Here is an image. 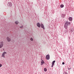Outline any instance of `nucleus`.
I'll return each instance as SVG.
<instances>
[{"mask_svg":"<svg viewBox=\"0 0 74 74\" xmlns=\"http://www.w3.org/2000/svg\"><path fill=\"white\" fill-rule=\"evenodd\" d=\"M70 25V22L68 21L66 22L65 23L64 26L65 29H67L68 28V26Z\"/></svg>","mask_w":74,"mask_h":74,"instance_id":"obj_1","label":"nucleus"},{"mask_svg":"<svg viewBox=\"0 0 74 74\" xmlns=\"http://www.w3.org/2000/svg\"><path fill=\"white\" fill-rule=\"evenodd\" d=\"M3 45H4V42H1L0 45V48H2L3 47Z\"/></svg>","mask_w":74,"mask_h":74,"instance_id":"obj_2","label":"nucleus"},{"mask_svg":"<svg viewBox=\"0 0 74 74\" xmlns=\"http://www.w3.org/2000/svg\"><path fill=\"white\" fill-rule=\"evenodd\" d=\"M5 54H7V53L6 52H4L2 54L1 56V57L2 58H5Z\"/></svg>","mask_w":74,"mask_h":74,"instance_id":"obj_3","label":"nucleus"},{"mask_svg":"<svg viewBox=\"0 0 74 74\" xmlns=\"http://www.w3.org/2000/svg\"><path fill=\"white\" fill-rule=\"evenodd\" d=\"M46 58L47 60L49 59V55L48 54L46 56Z\"/></svg>","mask_w":74,"mask_h":74,"instance_id":"obj_4","label":"nucleus"},{"mask_svg":"<svg viewBox=\"0 0 74 74\" xmlns=\"http://www.w3.org/2000/svg\"><path fill=\"white\" fill-rule=\"evenodd\" d=\"M7 40L8 42H10V41H11V38H10V37H8L7 38Z\"/></svg>","mask_w":74,"mask_h":74,"instance_id":"obj_5","label":"nucleus"},{"mask_svg":"<svg viewBox=\"0 0 74 74\" xmlns=\"http://www.w3.org/2000/svg\"><path fill=\"white\" fill-rule=\"evenodd\" d=\"M55 60H54L52 62V67H53V66L54 65V64H55Z\"/></svg>","mask_w":74,"mask_h":74,"instance_id":"obj_6","label":"nucleus"},{"mask_svg":"<svg viewBox=\"0 0 74 74\" xmlns=\"http://www.w3.org/2000/svg\"><path fill=\"white\" fill-rule=\"evenodd\" d=\"M41 27L44 30H45V28H44V25L42 24H41Z\"/></svg>","mask_w":74,"mask_h":74,"instance_id":"obj_7","label":"nucleus"},{"mask_svg":"<svg viewBox=\"0 0 74 74\" xmlns=\"http://www.w3.org/2000/svg\"><path fill=\"white\" fill-rule=\"evenodd\" d=\"M37 26L38 27H40V24L39 23H38L37 24Z\"/></svg>","mask_w":74,"mask_h":74,"instance_id":"obj_8","label":"nucleus"},{"mask_svg":"<svg viewBox=\"0 0 74 74\" xmlns=\"http://www.w3.org/2000/svg\"><path fill=\"white\" fill-rule=\"evenodd\" d=\"M69 19L70 21H72V19H73V18L71 17H70L69 18Z\"/></svg>","mask_w":74,"mask_h":74,"instance_id":"obj_9","label":"nucleus"},{"mask_svg":"<svg viewBox=\"0 0 74 74\" xmlns=\"http://www.w3.org/2000/svg\"><path fill=\"white\" fill-rule=\"evenodd\" d=\"M42 61L41 62V65H42V64H44V61L42 60Z\"/></svg>","mask_w":74,"mask_h":74,"instance_id":"obj_10","label":"nucleus"},{"mask_svg":"<svg viewBox=\"0 0 74 74\" xmlns=\"http://www.w3.org/2000/svg\"><path fill=\"white\" fill-rule=\"evenodd\" d=\"M9 6L10 7H11L12 6V3L11 2L9 3Z\"/></svg>","mask_w":74,"mask_h":74,"instance_id":"obj_11","label":"nucleus"},{"mask_svg":"<svg viewBox=\"0 0 74 74\" xmlns=\"http://www.w3.org/2000/svg\"><path fill=\"white\" fill-rule=\"evenodd\" d=\"M61 8H63L64 7V5L63 4H62L60 5Z\"/></svg>","mask_w":74,"mask_h":74,"instance_id":"obj_12","label":"nucleus"},{"mask_svg":"<svg viewBox=\"0 0 74 74\" xmlns=\"http://www.w3.org/2000/svg\"><path fill=\"white\" fill-rule=\"evenodd\" d=\"M44 70L45 71H47V68H45L44 69Z\"/></svg>","mask_w":74,"mask_h":74,"instance_id":"obj_13","label":"nucleus"},{"mask_svg":"<svg viewBox=\"0 0 74 74\" xmlns=\"http://www.w3.org/2000/svg\"><path fill=\"white\" fill-rule=\"evenodd\" d=\"M18 23H19L18 22V21H16L15 22V23L16 24V25H18Z\"/></svg>","mask_w":74,"mask_h":74,"instance_id":"obj_14","label":"nucleus"},{"mask_svg":"<svg viewBox=\"0 0 74 74\" xmlns=\"http://www.w3.org/2000/svg\"><path fill=\"white\" fill-rule=\"evenodd\" d=\"M30 40H31V41H33V38H31L30 39Z\"/></svg>","mask_w":74,"mask_h":74,"instance_id":"obj_15","label":"nucleus"},{"mask_svg":"<svg viewBox=\"0 0 74 74\" xmlns=\"http://www.w3.org/2000/svg\"><path fill=\"white\" fill-rule=\"evenodd\" d=\"M62 18H64V17H65V15H64L63 14H62Z\"/></svg>","mask_w":74,"mask_h":74,"instance_id":"obj_16","label":"nucleus"},{"mask_svg":"<svg viewBox=\"0 0 74 74\" xmlns=\"http://www.w3.org/2000/svg\"><path fill=\"white\" fill-rule=\"evenodd\" d=\"M1 67H2V64H0V68Z\"/></svg>","mask_w":74,"mask_h":74,"instance_id":"obj_17","label":"nucleus"},{"mask_svg":"<svg viewBox=\"0 0 74 74\" xmlns=\"http://www.w3.org/2000/svg\"><path fill=\"white\" fill-rule=\"evenodd\" d=\"M62 64H64V62H62Z\"/></svg>","mask_w":74,"mask_h":74,"instance_id":"obj_18","label":"nucleus"},{"mask_svg":"<svg viewBox=\"0 0 74 74\" xmlns=\"http://www.w3.org/2000/svg\"><path fill=\"white\" fill-rule=\"evenodd\" d=\"M22 27H23V26H22L20 27V28H22Z\"/></svg>","mask_w":74,"mask_h":74,"instance_id":"obj_19","label":"nucleus"},{"mask_svg":"<svg viewBox=\"0 0 74 74\" xmlns=\"http://www.w3.org/2000/svg\"><path fill=\"white\" fill-rule=\"evenodd\" d=\"M65 74H67V72H65Z\"/></svg>","mask_w":74,"mask_h":74,"instance_id":"obj_20","label":"nucleus"}]
</instances>
